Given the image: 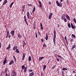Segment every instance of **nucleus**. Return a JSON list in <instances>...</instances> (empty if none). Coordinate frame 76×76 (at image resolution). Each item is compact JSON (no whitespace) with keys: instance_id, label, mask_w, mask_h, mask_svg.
Listing matches in <instances>:
<instances>
[{"instance_id":"18","label":"nucleus","mask_w":76,"mask_h":76,"mask_svg":"<svg viewBox=\"0 0 76 76\" xmlns=\"http://www.w3.org/2000/svg\"><path fill=\"white\" fill-rule=\"evenodd\" d=\"M44 57H39V61L41 60L42 59H43L44 58Z\"/></svg>"},{"instance_id":"50","label":"nucleus","mask_w":76,"mask_h":76,"mask_svg":"<svg viewBox=\"0 0 76 76\" xmlns=\"http://www.w3.org/2000/svg\"><path fill=\"white\" fill-rule=\"evenodd\" d=\"M8 37H9V38H10V37H11V36H10V34L9 35Z\"/></svg>"},{"instance_id":"10","label":"nucleus","mask_w":76,"mask_h":76,"mask_svg":"<svg viewBox=\"0 0 76 76\" xmlns=\"http://www.w3.org/2000/svg\"><path fill=\"white\" fill-rule=\"evenodd\" d=\"M7 3V0H4V3H3V5H4L5 4H6Z\"/></svg>"},{"instance_id":"20","label":"nucleus","mask_w":76,"mask_h":76,"mask_svg":"<svg viewBox=\"0 0 76 76\" xmlns=\"http://www.w3.org/2000/svg\"><path fill=\"white\" fill-rule=\"evenodd\" d=\"M16 52L17 53H19V49H16Z\"/></svg>"},{"instance_id":"62","label":"nucleus","mask_w":76,"mask_h":76,"mask_svg":"<svg viewBox=\"0 0 76 76\" xmlns=\"http://www.w3.org/2000/svg\"><path fill=\"white\" fill-rule=\"evenodd\" d=\"M38 33L39 34L40 36H41V34H40V33H39V31L38 32Z\"/></svg>"},{"instance_id":"17","label":"nucleus","mask_w":76,"mask_h":76,"mask_svg":"<svg viewBox=\"0 0 76 76\" xmlns=\"http://www.w3.org/2000/svg\"><path fill=\"white\" fill-rule=\"evenodd\" d=\"M39 7H42V5L41 4V1H39Z\"/></svg>"},{"instance_id":"46","label":"nucleus","mask_w":76,"mask_h":76,"mask_svg":"<svg viewBox=\"0 0 76 76\" xmlns=\"http://www.w3.org/2000/svg\"><path fill=\"white\" fill-rule=\"evenodd\" d=\"M25 22H26V24L27 25V26H28V23L27 22V21H25Z\"/></svg>"},{"instance_id":"36","label":"nucleus","mask_w":76,"mask_h":76,"mask_svg":"<svg viewBox=\"0 0 76 76\" xmlns=\"http://www.w3.org/2000/svg\"><path fill=\"white\" fill-rule=\"evenodd\" d=\"M52 15H53V13H50L49 16H52Z\"/></svg>"},{"instance_id":"26","label":"nucleus","mask_w":76,"mask_h":76,"mask_svg":"<svg viewBox=\"0 0 76 76\" xmlns=\"http://www.w3.org/2000/svg\"><path fill=\"white\" fill-rule=\"evenodd\" d=\"M7 63V62H6V61L4 60V61L3 62V65H5V64H6V63Z\"/></svg>"},{"instance_id":"12","label":"nucleus","mask_w":76,"mask_h":76,"mask_svg":"<svg viewBox=\"0 0 76 76\" xmlns=\"http://www.w3.org/2000/svg\"><path fill=\"white\" fill-rule=\"evenodd\" d=\"M12 72L13 73L14 75H14V76H16V72H15V71L14 70H13L12 71Z\"/></svg>"},{"instance_id":"61","label":"nucleus","mask_w":76,"mask_h":76,"mask_svg":"<svg viewBox=\"0 0 76 76\" xmlns=\"http://www.w3.org/2000/svg\"><path fill=\"white\" fill-rule=\"evenodd\" d=\"M8 47H10V44L8 45Z\"/></svg>"},{"instance_id":"37","label":"nucleus","mask_w":76,"mask_h":76,"mask_svg":"<svg viewBox=\"0 0 76 76\" xmlns=\"http://www.w3.org/2000/svg\"><path fill=\"white\" fill-rule=\"evenodd\" d=\"M7 72V67L6 68L5 70V72Z\"/></svg>"},{"instance_id":"28","label":"nucleus","mask_w":76,"mask_h":76,"mask_svg":"<svg viewBox=\"0 0 76 76\" xmlns=\"http://www.w3.org/2000/svg\"><path fill=\"white\" fill-rule=\"evenodd\" d=\"M13 58H14L15 61H16V58H15V56H13Z\"/></svg>"},{"instance_id":"27","label":"nucleus","mask_w":76,"mask_h":76,"mask_svg":"<svg viewBox=\"0 0 76 76\" xmlns=\"http://www.w3.org/2000/svg\"><path fill=\"white\" fill-rule=\"evenodd\" d=\"M57 56L58 57L60 58L61 59H63V57H62L61 56H60V55H58Z\"/></svg>"},{"instance_id":"25","label":"nucleus","mask_w":76,"mask_h":76,"mask_svg":"<svg viewBox=\"0 0 76 76\" xmlns=\"http://www.w3.org/2000/svg\"><path fill=\"white\" fill-rule=\"evenodd\" d=\"M24 20L25 22L27 21V20H26V16H24Z\"/></svg>"},{"instance_id":"55","label":"nucleus","mask_w":76,"mask_h":76,"mask_svg":"<svg viewBox=\"0 0 76 76\" xmlns=\"http://www.w3.org/2000/svg\"><path fill=\"white\" fill-rule=\"evenodd\" d=\"M1 42H0V48H1Z\"/></svg>"},{"instance_id":"57","label":"nucleus","mask_w":76,"mask_h":76,"mask_svg":"<svg viewBox=\"0 0 76 76\" xmlns=\"http://www.w3.org/2000/svg\"><path fill=\"white\" fill-rule=\"evenodd\" d=\"M34 29H35V25L34 26Z\"/></svg>"},{"instance_id":"38","label":"nucleus","mask_w":76,"mask_h":76,"mask_svg":"<svg viewBox=\"0 0 76 76\" xmlns=\"http://www.w3.org/2000/svg\"><path fill=\"white\" fill-rule=\"evenodd\" d=\"M9 49H10V47H9V46H8V47L6 48V49H7V50H9Z\"/></svg>"},{"instance_id":"29","label":"nucleus","mask_w":76,"mask_h":76,"mask_svg":"<svg viewBox=\"0 0 76 76\" xmlns=\"http://www.w3.org/2000/svg\"><path fill=\"white\" fill-rule=\"evenodd\" d=\"M18 37L19 38H22V36H21L20 34H19V35H18Z\"/></svg>"},{"instance_id":"35","label":"nucleus","mask_w":76,"mask_h":76,"mask_svg":"<svg viewBox=\"0 0 76 76\" xmlns=\"http://www.w3.org/2000/svg\"><path fill=\"white\" fill-rule=\"evenodd\" d=\"M32 71V69H29L28 72H31Z\"/></svg>"},{"instance_id":"53","label":"nucleus","mask_w":76,"mask_h":76,"mask_svg":"<svg viewBox=\"0 0 76 76\" xmlns=\"http://www.w3.org/2000/svg\"><path fill=\"white\" fill-rule=\"evenodd\" d=\"M61 73H62V75H64V72L63 71H62Z\"/></svg>"},{"instance_id":"39","label":"nucleus","mask_w":76,"mask_h":76,"mask_svg":"<svg viewBox=\"0 0 76 76\" xmlns=\"http://www.w3.org/2000/svg\"><path fill=\"white\" fill-rule=\"evenodd\" d=\"M25 5H24L22 7V9H25Z\"/></svg>"},{"instance_id":"16","label":"nucleus","mask_w":76,"mask_h":76,"mask_svg":"<svg viewBox=\"0 0 76 76\" xmlns=\"http://www.w3.org/2000/svg\"><path fill=\"white\" fill-rule=\"evenodd\" d=\"M34 75V72H32L29 74V76H33Z\"/></svg>"},{"instance_id":"58","label":"nucleus","mask_w":76,"mask_h":76,"mask_svg":"<svg viewBox=\"0 0 76 76\" xmlns=\"http://www.w3.org/2000/svg\"><path fill=\"white\" fill-rule=\"evenodd\" d=\"M41 28L42 30H43V27H41Z\"/></svg>"},{"instance_id":"6","label":"nucleus","mask_w":76,"mask_h":76,"mask_svg":"<svg viewBox=\"0 0 76 76\" xmlns=\"http://www.w3.org/2000/svg\"><path fill=\"white\" fill-rule=\"evenodd\" d=\"M71 28H72V29H75L76 28V26H74L73 25L72 23H71Z\"/></svg>"},{"instance_id":"51","label":"nucleus","mask_w":76,"mask_h":76,"mask_svg":"<svg viewBox=\"0 0 76 76\" xmlns=\"http://www.w3.org/2000/svg\"><path fill=\"white\" fill-rule=\"evenodd\" d=\"M38 35V34H37V33L36 34V38H37V36Z\"/></svg>"},{"instance_id":"21","label":"nucleus","mask_w":76,"mask_h":76,"mask_svg":"<svg viewBox=\"0 0 76 76\" xmlns=\"http://www.w3.org/2000/svg\"><path fill=\"white\" fill-rule=\"evenodd\" d=\"M62 70H64L66 71V70H67V69L65 68H63L62 69Z\"/></svg>"},{"instance_id":"30","label":"nucleus","mask_w":76,"mask_h":76,"mask_svg":"<svg viewBox=\"0 0 76 76\" xmlns=\"http://www.w3.org/2000/svg\"><path fill=\"white\" fill-rule=\"evenodd\" d=\"M63 20H64V22H67V19L66 18H64Z\"/></svg>"},{"instance_id":"44","label":"nucleus","mask_w":76,"mask_h":76,"mask_svg":"<svg viewBox=\"0 0 76 76\" xmlns=\"http://www.w3.org/2000/svg\"><path fill=\"white\" fill-rule=\"evenodd\" d=\"M41 76H43V72H41Z\"/></svg>"},{"instance_id":"24","label":"nucleus","mask_w":76,"mask_h":76,"mask_svg":"<svg viewBox=\"0 0 76 76\" xmlns=\"http://www.w3.org/2000/svg\"><path fill=\"white\" fill-rule=\"evenodd\" d=\"M68 27L69 28H71V26H70V23H67Z\"/></svg>"},{"instance_id":"43","label":"nucleus","mask_w":76,"mask_h":76,"mask_svg":"<svg viewBox=\"0 0 76 76\" xmlns=\"http://www.w3.org/2000/svg\"><path fill=\"white\" fill-rule=\"evenodd\" d=\"M41 41L42 42H44V39H42Z\"/></svg>"},{"instance_id":"11","label":"nucleus","mask_w":76,"mask_h":76,"mask_svg":"<svg viewBox=\"0 0 76 76\" xmlns=\"http://www.w3.org/2000/svg\"><path fill=\"white\" fill-rule=\"evenodd\" d=\"M25 57V53H23V57H22V60H24V58Z\"/></svg>"},{"instance_id":"59","label":"nucleus","mask_w":76,"mask_h":76,"mask_svg":"<svg viewBox=\"0 0 76 76\" xmlns=\"http://www.w3.org/2000/svg\"><path fill=\"white\" fill-rule=\"evenodd\" d=\"M8 34H7V36L6 37V38H7V37H8Z\"/></svg>"},{"instance_id":"40","label":"nucleus","mask_w":76,"mask_h":76,"mask_svg":"<svg viewBox=\"0 0 76 76\" xmlns=\"http://www.w3.org/2000/svg\"><path fill=\"white\" fill-rule=\"evenodd\" d=\"M22 11L23 12H24V11L25 10V9H24V8H22Z\"/></svg>"},{"instance_id":"56","label":"nucleus","mask_w":76,"mask_h":76,"mask_svg":"<svg viewBox=\"0 0 76 76\" xmlns=\"http://www.w3.org/2000/svg\"><path fill=\"white\" fill-rule=\"evenodd\" d=\"M9 34V32H7V35H8Z\"/></svg>"},{"instance_id":"47","label":"nucleus","mask_w":76,"mask_h":76,"mask_svg":"<svg viewBox=\"0 0 76 76\" xmlns=\"http://www.w3.org/2000/svg\"><path fill=\"white\" fill-rule=\"evenodd\" d=\"M25 22H26V24L27 25V26H28V23L27 22V21H25Z\"/></svg>"},{"instance_id":"2","label":"nucleus","mask_w":76,"mask_h":76,"mask_svg":"<svg viewBox=\"0 0 76 76\" xmlns=\"http://www.w3.org/2000/svg\"><path fill=\"white\" fill-rule=\"evenodd\" d=\"M21 67L22 68V69H24V73H26V70L27 69V66L25 67V66L24 65H22L21 66Z\"/></svg>"},{"instance_id":"9","label":"nucleus","mask_w":76,"mask_h":76,"mask_svg":"<svg viewBox=\"0 0 76 76\" xmlns=\"http://www.w3.org/2000/svg\"><path fill=\"white\" fill-rule=\"evenodd\" d=\"M12 64H14V61L13 60H12L10 62L9 64V65H12Z\"/></svg>"},{"instance_id":"7","label":"nucleus","mask_w":76,"mask_h":76,"mask_svg":"<svg viewBox=\"0 0 76 76\" xmlns=\"http://www.w3.org/2000/svg\"><path fill=\"white\" fill-rule=\"evenodd\" d=\"M27 16L28 19H29V18L30 17V14H29V12H27Z\"/></svg>"},{"instance_id":"5","label":"nucleus","mask_w":76,"mask_h":76,"mask_svg":"<svg viewBox=\"0 0 76 76\" xmlns=\"http://www.w3.org/2000/svg\"><path fill=\"white\" fill-rule=\"evenodd\" d=\"M62 20H63L64 19L66 18V17L65 16V14H63L62 15L61 17Z\"/></svg>"},{"instance_id":"41","label":"nucleus","mask_w":76,"mask_h":76,"mask_svg":"<svg viewBox=\"0 0 76 76\" xmlns=\"http://www.w3.org/2000/svg\"><path fill=\"white\" fill-rule=\"evenodd\" d=\"M73 39H71V42H73Z\"/></svg>"},{"instance_id":"34","label":"nucleus","mask_w":76,"mask_h":76,"mask_svg":"<svg viewBox=\"0 0 76 76\" xmlns=\"http://www.w3.org/2000/svg\"><path fill=\"white\" fill-rule=\"evenodd\" d=\"M28 6H29L30 7V6H32V4H28Z\"/></svg>"},{"instance_id":"64","label":"nucleus","mask_w":76,"mask_h":76,"mask_svg":"<svg viewBox=\"0 0 76 76\" xmlns=\"http://www.w3.org/2000/svg\"><path fill=\"white\" fill-rule=\"evenodd\" d=\"M49 4H51V2L49 1Z\"/></svg>"},{"instance_id":"8","label":"nucleus","mask_w":76,"mask_h":76,"mask_svg":"<svg viewBox=\"0 0 76 76\" xmlns=\"http://www.w3.org/2000/svg\"><path fill=\"white\" fill-rule=\"evenodd\" d=\"M66 17L68 20H70V17L69 16V15H66Z\"/></svg>"},{"instance_id":"15","label":"nucleus","mask_w":76,"mask_h":76,"mask_svg":"<svg viewBox=\"0 0 76 76\" xmlns=\"http://www.w3.org/2000/svg\"><path fill=\"white\" fill-rule=\"evenodd\" d=\"M17 48H18V47L17 46H14L13 48V50L15 51L16 49H17Z\"/></svg>"},{"instance_id":"1","label":"nucleus","mask_w":76,"mask_h":76,"mask_svg":"<svg viewBox=\"0 0 76 76\" xmlns=\"http://www.w3.org/2000/svg\"><path fill=\"white\" fill-rule=\"evenodd\" d=\"M54 35L53 38V43L54 44L56 45V30H55L54 31Z\"/></svg>"},{"instance_id":"13","label":"nucleus","mask_w":76,"mask_h":76,"mask_svg":"<svg viewBox=\"0 0 76 76\" xmlns=\"http://www.w3.org/2000/svg\"><path fill=\"white\" fill-rule=\"evenodd\" d=\"M45 39L46 40H48V34H46V37L45 38Z\"/></svg>"},{"instance_id":"4","label":"nucleus","mask_w":76,"mask_h":76,"mask_svg":"<svg viewBox=\"0 0 76 76\" xmlns=\"http://www.w3.org/2000/svg\"><path fill=\"white\" fill-rule=\"evenodd\" d=\"M11 34L12 35V37H13L15 35V31L12 30L11 32Z\"/></svg>"},{"instance_id":"60","label":"nucleus","mask_w":76,"mask_h":76,"mask_svg":"<svg viewBox=\"0 0 76 76\" xmlns=\"http://www.w3.org/2000/svg\"><path fill=\"white\" fill-rule=\"evenodd\" d=\"M57 71L58 72V73H59V70H58V69Z\"/></svg>"},{"instance_id":"33","label":"nucleus","mask_w":76,"mask_h":76,"mask_svg":"<svg viewBox=\"0 0 76 76\" xmlns=\"http://www.w3.org/2000/svg\"><path fill=\"white\" fill-rule=\"evenodd\" d=\"M46 44H44L43 46V47H46Z\"/></svg>"},{"instance_id":"52","label":"nucleus","mask_w":76,"mask_h":76,"mask_svg":"<svg viewBox=\"0 0 76 76\" xmlns=\"http://www.w3.org/2000/svg\"><path fill=\"white\" fill-rule=\"evenodd\" d=\"M7 58V57H6L4 59V61H6Z\"/></svg>"},{"instance_id":"54","label":"nucleus","mask_w":76,"mask_h":76,"mask_svg":"<svg viewBox=\"0 0 76 76\" xmlns=\"http://www.w3.org/2000/svg\"><path fill=\"white\" fill-rule=\"evenodd\" d=\"M64 39H65V40L67 39V38L66 37V36L65 37Z\"/></svg>"},{"instance_id":"23","label":"nucleus","mask_w":76,"mask_h":76,"mask_svg":"<svg viewBox=\"0 0 76 76\" xmlns=\"http://www.w3.org/2000/svg\"><path fill=\"white\" fill-rule=\"evenodd\" d=\"M14 4V3H13V2H12L11 3V4H10V8H11V7H12V6L13 5V4Z\"/></svg>"},{"instance_id":"3","label":"nucleus","mask_w":76,"mask_h":76,"mask_svg":"<svg viewBox=\"0 0 76 76\" xmlns=\"http://www.w3.org/2000/svg\"><path fill=\"white\" fill-rule=\"evenodd\" d=\"M56 3L58 6H59V7H62V4L61 3H60L58 2V1H56Z\"/></svg>"},{"instance_id":"49","label":"nucleus","mask_w":76,"mask_h":76,"mask_svg":"<svg viewBox=\"0 0 76 76\" xmlns=\"http://www.w3.org/2000/svg\"><path fill=\"white\" fill-rule=\"evenodd\" d=\"M56 60H57V61H59V59H58L57 58H56Z\"/></svg>"},{"instance_id":"22","label":"nucleus","mask_w":76,"mask_h":76,"mask_svg":"<svg viewBox=\"0 0 76 76\" xmlns=\"http://www.w3.org/2000/svg\"><path fill=\"white\" fill-rule=\"evenodd\" d=\"M46 68V65H44L43 66V71H44L45 70V68Z\"/></svg>"},{"instance_id":"19","label":"nucleus","mask_w":76,"mask_h":76,"mask_svg":"<svg viewBox=\"0 0 76 76\" xmlns=\"http://www.w3.org/2000/svg\"><path fill=\"white\" fill-rule=\"evenodd\" d=\"M28 60L29 61V62L31 61V60H32V59H31V57L29 56L28 57Z\"/></svg>"},{"instance_id":"48","label":"nucleus","mask_w":76,"mask_h":76,"mask_svg":"<svg viewBox=\"0 0 76 76\" xmlns=\"http://www.w3.org/2000/svg\"><path fill=\"white\" fill-rule=\"evenodd\" d=\"M51 16H50L49 15V19H51Z\"/></svg>"},{"instance_id":"42","label":"nucleus","mask_w":76,"mask_h":76,"mask_svg":"<svg viewBox=\"0 0 76 76\" xmlns=\"http://www.w3.org/2000/svg\"><path fill=\"white\" fill-rule=\"evenodd\" d=\"M33 10L34 11H35V6L34 7V9H33Z\"/></svg>"},{"instance_id":"31","label":"nucleus","mask_w":76,"mask_h":76,"mask_svg":"<svg viewBox=\"0 0 76 76\" xmlns=\"http://www.w3.org/2000/svg\"><path fill=\"white\" fill-rule=\"evenodd\" d=\"M74 22H75V24H76V19H75V18H74Z\"/></svg>"},{"instance_id":"45","label":"nucleus","mask_w":76,"mask_h":76,"mask_svg":"<svg viewBox=\"0 0 76 76\" xmlns=\"http://www.w3.org/2000/svg\"><path fill=\"white\" fill-rule=\"evenodd\" d=\"M40 25L41 26V27H42V23H40Z\"/></svg>"},{"instance_id":"32","label":"nucleus","mask_w":76,"mask_h":76,"mask_svg":"<svg viewBox=\"0 0 76 76\" xmlns=\"http://www.w3.org/2000/svg\"><path fill=\"white\" fill-rule=\"evenodd\" d=\"M72 37H73L74 38H76V36H75V35H74L73 34H72Z\"/></svg>"},{"instance_id":"14","label":"nucleus","mask_w":76,"mask_h":76,"mask_svg":"<svg viewBox=\"0 0 76 76\" xmlns=\"http://www.w3.org/2000/svg\"><path fill=\"white\" fill-rule=\"evenodd\" d=\"M76 46L75 45H73L71 48V50H73V49H74V48H76Z\"/></svg>"},{"instance_id":"63","label":"nucleus","mask_w":76,"mask_h":76,"mask_svg":"<svg viewBox=\"0 0 76 76\" xmlns=\"http://www.w3.org/2000/svg\"><path fill=\"white\" fill-rule=\"evenodd\" d=\"M8 75H7V73H6L5 75V76H8Z\"/></svg>"}]
</instances>
